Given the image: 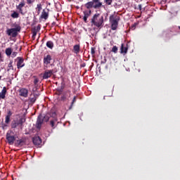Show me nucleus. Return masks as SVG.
<instances>
[{
  "label": "nucleus",
  "instance_id": "obj_36",
  "mask_svg": "<svg viewBox=\"0 0 180 180\" xmlns=\"http://www.w3.org/2000/svg\"><path fill=\"white\" fill-rule=\"evenodd\" d=\"M18 56V52H13L11 53V57L14 58V57H16Z\"/></svg>",
  "mask_w": 180,
  "mask_h": 180
},
{
  "label": "nucleus",
  "instance_id": "obj_3",
  "mask_svg": "<svg viewBox=\"0 0 180 180\" xmlns=\"http://www.w3.org/2000/svg\"><path fill=\"white\" fill-rule=\"evenodd\" d=\"M91 22L96 27H101L103 25V16H101L99 13H96L91 18Z\"/></svg>",
  "mask_w": 180,
  "mask_h": 180
},
{
  "label": "nucleus",
  "instance_id": "obj_1",
  "mask_svg": "<svg viewBox=\"0 0 180 180\" xmlns=\"http://www.w3.org/2000/svg\"><path fill=\"white\" fill-rule=\"evenodd\" d=\"M53 116H56V112H48L46 115H43L40 114L37 119L36 122V127L40 130L41 129V126L44 123V122H49L50 120V117H53Z\"/></svg>",
  "mask_w": 180,
  "mask_h": 180
},
{
  "label": "nucleus",
  "instance_id": "obj_2",
  "mask_svg": "<svg viewBox=\"0 0 180 180\" xmlns=\"http://www.w3.org/2000/svg\"><path fill=\"white\" fill-rule=\"evenodd\" d=\"M102 6V1H101V0H92L84 5L86 9H92V8H94V9H101Z\"/></svg>",
  "mask_w": 180,
  "mask_h": 180
},
{
  "label": "nucleus",
  "instance_id": "obj_4",
  "mask_svg": "<svg viewBox=\"0 0 180 180\" xmlns=\"http://www.w3.org/2000/svg\"><path fill=\"white\" fill-rule=\"evenodd\" d=\"M119 20H120V17L116 15H110V22L111 23V30H116L117 29V26H119Z\"/></svg>",
  "mask_w": 180,
  "mask_h": 180
},
{
  "label": "nucleus",
  "instance_id": "obj_7",
  "mask_svg": "<svg viewBox=\"0 0 180 180\" xmlns=\"http://www.w3.org/2000/svg\"><path fill=\"white\" fill-rule=\"evenodd\" d=\"M26 122V119L21 117L19 119V120L14 121L11 124V128L12 129H16L17 126H23V124Z\"/></svg>",
  "mask_w": 180,
  "mask_h": 180
},
{
  "label": "nucleus",
  "instance_id": "obj_5",
  "mask_svg": "<svg viewBox=\"0 0 180 180\" xmlns=\"http://www.w3.org/2000/svg\"><path fill=\"white\" fill-rule=\"evenodd\" d=\"M20 26H18L15 28H11L7 30L6 33L8 36H11V37H16L18 36V32H20Z\"/></svg>",
  "mask_w": 180,
  "mask_h": 180
},
{
  "label": "nucleus",
  "instance_id": "obj_12",
  "mask_svg": "<svg viewBox=\"0 0 180 180\" xmlns=\"http://www.w3.org/2000/svg\"><path fill=\"white\" fill-rule=\"evenodd\" d=\"M32 143L34 144V146H40L41 144V138H40V136L33 137Z\"/></svg>",
  "mask_w": 180,
  "mask_h": 180
},
{
  "label": "nucleus",
  "instance_id": "obj_31",
  "mask_svg": "<svg viewBox=\"0 0 180 180\" xmlns=\"http://www.w3.org/2000/svg\"><path fill=\"white\" fill-rule=\"evenodd\" d=\"M11 122V117H8L7 115L6 116V120H5V123L6 124H9V123Z\"/></svg>",
  "mask_w": 180,
  "mask_h": 180
},
{
  "label": "nucleus",
  "instance_id": "obj_45",
  "mask_svg": "<svg viewBox=\"0 0 180 180\" xmlns=\"http://www.w3.org/2000/svg\"><path fill=\"white\" fill-rule=\"evenodd\" d=\"M103 99H105V96H104Z\"/></svg>",
  "mask_w": 180,
  "mask_h": 180
},
{
  "label": "nucleus",
  "instance_id": "obj_39",
  "mask_svg": "<svg viewBox=\"0 0 180 180\" xmlns=\"http://www.w3.org/2000/svg\"><path fill=\"white\" fill-rule=\"evenodd\" d=\"M83 20H84V22H85V23H87V22H88V17H84V15Z\"/></svg>",
  "mask_w": 180,
  "mask_h": 180
},
{
  "label": "nucleus",
  "instance_id": "obj_46",
  "mask_svg": "<svg viewBox=\"0 0 180 180\" xmlns=\"http://www.w3.org/2000/svg\"><path fill=\"white\" fill-rule=\"evenodd\" d=\"M0 99H2V98L0 97Z\"/></svg>",
  "mask_w": 180,
  "mask_h": 180
},
{
  "label": "nucleus",
  "instance_id": "obj_41",
  "mask_svg": "<svg viewBox=\"0 0 180 180\" xmlns=\"http://www.w3.org/2000/svg\"><path fill=\"white\" fill-rule=\"evenodd\" d=\"M39 82V79H35L34 80V84L36 85V84H37Z\"/></svg>",
  "mask_w": 180,
  "mask_h": 180
},
{
  "label": "nucleus",
  "instance_id": "obj_27",
  "mask_svg": "<svg viewBox=\"0 0 180 180\" xmlns=\"http://www.w3.org/2000/svg\"><path fill=\"white\" fill-rule=\"evenodd\" d=\"M37 100V96H36L35 95H34L32 98H30L31 103H34V102H36Z\"/></svg>",
  "mask_w": 180,
  "mask_h": 180
},
{
  "label": "nucleus",
  "instance_id": "obj_24",
  "mask_svg": "<svg viewBox=\"0 0 180 180\" xmlns=\"http://www.w3.org/2000/svg\"><path fill=\"white\" fill-rule=\"evenodd\" d=\"M11 18H13V19H18V18H19V13L14 11L11 14Z\"/></svg>",
  "mask_w": 180,
  "mask_h": 180
},
{
  "label": "nucleus",
  "instance_id": "obj_38",
  "mask_svg": "<svg viewBox=\"0 0 180 180\" xmlns=\"http://www.w3.org/2000/svg\"><path fill=\"white\" fill-rule=\"evenodd\" d=\"M63 89H64V87H61L60 89H58V92H59V94H62L63 93Z\"/></svg>",
  "mask_w": 180,
  "mask_h": 180
},
{
  "label": "nucleus",
  "instance_id": "obj_29",
  "mask_svg": "<svg viewBox=\"0 0 180 180\" xmlns=\"http://www.w3.org/2000/svg\"><path fill=\"white\" fill-rule=\"evenodd\" d=\"M32 37L33 38H35L36 37V36H37V32H38V31H36V29H32Z\"/></svg>",
  "mask_w": 180,
  "mask_h": 180
},
{
  "label": "nucleus",
  "instance_id": "obj_30",
  "mask_svg": "<svg viewBox=\"0 0 180 180\" xmlns=\"http://www.w3.org/2000/svg\"><path fill=\"white\" fill-rule=\"evenodd\" d=\"M117 50H118L117 46H114L112 48L111 51H112V53H115V54H116V53H117Z\"/></svg>",
  "mask_w": 180,
  "mask_h": 180
},
{
  "label": "nucleus",
  "instance_id": "obj_40",
  "mask_svg": "<svg viewBox=\"0 0 180 180\" xmlns=\"http://www.w3.org/2000/svg\"><path fill=\"white\" fill-rule=\"evenodd\" d=\"M6 116L11 117V116H12V111H8Z\"/></svg>",
  "mask_w": 180,
  "mask_h": 180
},
{
  "label": "nucleus",
  "instance_id": "obj_25",
  "mask_svg": "<svg viewBox=\"0 0 180 180\" xmlns=\"http://www.w3.org/2000/svg\"><path fill=\"white\" fill-rule=\"evenodd\" d=\"M13 62L11 61L8 65V68H7V71L8 72H9V71H11V70H13V65H12Z\"/></svg>",
  "mask_w": 180,
  "mask_h": 180
},
{
  "label": "nucleus",
  "instance_id": "obj_19",
  "mask_svg": "<svg viewBox=\"0 0 180 180\" xmlns=\"http://www.w3.org/2000/svg\"><path fill=\"white\" fill-rule=\"evenodd\" d=\"M6 95V87H4L1 90V92H0V98L1 99H5V96Z\"/></svg>",
  "mask_w": 180,
  "mask_h": 180
},
{
  "label": "nucleus",
  "instance_id": "obj_8",
  "mask_svg": "<svg viewBox=\"0 0 180 180\" xmlns=\"http://www.w3.org/2000/svg\"><path fill=\"white\" fill-rule=\"evenodd\" d=\"M15 61H17L18 70H20V68H23V67H25V59H23V58L18 57L15 59Z\"/></svg>",
  "mask_w": 180,
  "mask_h": 180
},
{
  "label": "nucleus",
  "instance_id": "obj_13",
  "mask_svg": "<svg viewBox=\"0 0 180 180\" xmlns=\"http://www.w3.org/2000/svg\"><path fill=\"white\" fill-rule=\"evenodd\" d=\"M40 18L41 19H44L45 20H47V19H49V9H44L42 11Z\"/></svg>",
  "mask_w": 180,
  "mask_h": 180
},
{
  "label": "nucleus",
  "instance_id": "obj_26",
  "mask_svg": "<svg viewBox=\"0 0 180 180\" xmlns=\"http://www.w3.org/2000/svg\"><path fill=\"white\" fill-rule=\"evenodd\" d=\"M6 54L8 56H11V54H12V48H7L6 49Z\"/></svg>",
  "mask_w": 180,
  "mask_h": 180
},
{
  "label": "nucleus",
  "instance_id": "obj_22",
  "mask_svg": "<svg viewBox=\"0 0 180 180\" xmlns=\"http://www.w3.org/2000/svg\"><path fill=\"white\" fill-rule=\"evenodd\" d=\"M77 102V96H74L72 103L69 107V110H71L72 109V106H74V103Z\"/></svg>",
  "mask_w": 180,
  "mask_h": 180
},
{
  "label": "nucleus",
  "instance_id": "obj_23",
  "mask_svg": "<svg viewBox=\"0 0 180 180\" xmlns=\"http://www.w3.org/2000/svg\"><path fill=\"white\" fill-rule=\"evenodd\" d=\"M91 13H92V11L91 10L85 11H84V16L86 18H89V16H91Z\"/></svg>",
  "mask_w": 180,
  "mask_h": 180
},
{
  "label": "nucleus",
  "instance_id": "obj_44",
  "mask_svg": "<svg viewBox=\"0 0 180 180\" xmlns=\"http://www.w3.org/2000/svg\"><path fill=\"white\" fill-rule=\"evenodd\" d=\"M178 27H179V30H180V26H179Z\"/></svg>",
  "mask_w": 180,
  "mask_h": 180
},
{
  "label": "nucleus",
  "instance_id": "obj_28",
  "mask_svg": "<svg viewBox=\"0 0 180 180\" xmlns=\"http://www.w3.org/2000/svg\"><path fill=\"white\" fill-rule=\"evenodd\" d=\"M36 9L37 10L38 13H40L42 8H41V4H37Z\"/></svg>",
  "mask_w": 180,
  "mask_h": 180
},
{
  "label": "nucleus",
  "instance_id": "obj_16",
  "mask_svg": "<svg viewBox=\"0 0 180 180\" xmlns=\"http://www.w3.org/2000/svg\"><path fill=\"white\" fill-rule=\"evenodd\" d=\"M128 50H129V48H127V46H124V44H121V47H120V53L121 54H127Z\"/></svg>",
  "mask_w": 180,
  "mask_h": 180
},
{
  "label": "nucleus",
  "instance_id": "obj_10",
  "mask_svg": "<svg viewBox=\"0 0 180 180\" xmlns=\"http://www.w3.org/2000/svg\"><path fill=\"white\" fill-rule=\"evenodd\" d=\"M51 55H47L44 56V64L45 68H47V65L51 63Z\"/></svg>",
  "mask_w": 180,
  "mask_h": 180
},
{
  "label": "nucleus",
  "instance_id": "obj_15",
  "mask_svg": "<svg viewBox=\"0 0 180 180\" xmlns=\"http://www.w3.org/2000/svg\"><path fill=\"white\" fill-rule=\"evenodd\" d=\"M20 96H23L24 98H27V94H29V91L26 89H21L19 91Z\"/></svg>",
  "mask_w": 180,
  "mask_h": 180
},
{
  "label": "nucleus",
  "instance_id": "obj_34",
  "mask_svg": "<svg viewBox=\"0 0 180 180\" xmlns=\"http://www.w3.org/2000/svg\"><path fill=\"white\" fill-rule=\"evenodd\" d=\"M37 32H40V29H41V25H38L37 27H34Z\"/></svg>",
  "mask_w": 180,
  "mask_h": 180
},
{
  "label": "nucleus",
  "instance_id": "obj_43",
  "mask_svg": "<svg viewBox=\"0 0 180 180\" xmlns=\"http://www.w3.org/2000/svg\"><path fill=\"white\" fill-rule=\"evenodd\" d=\"M1 57H2V54L0 53V58H1Z\"/></svg>",
  "mask_w": 180,
  "mask_h": 180
},
{
  "label": "nucleus",
  "instance_id": "obj_11",
  "mask_svg": "<svg viewBox=\"0 0 180 180\" xmlns=\"http://www.w3.org/2000/svg\"><path fill=\"white\" fill-rule=\"evenodd\" d=\"M25 0H22V1H20V4L19 5L16 6V9L19 11L21 15H23L22 8L25 7Z\"/></svg>",
  "mask_w": 180,
  "mask_h": 180
},
{
  "label": "nucleus",
  "instance_id": "obj_21",
  "mask_svg": "<svg viewBox=\"0 0 180 180\" xmlns=\"http://www.w3.org/2000/svg\"><path fill=\"white\" fill-rule=\"evenodd\" d=\"M23 143H25V141L23 139L17 140L15 146L17 147H22V146H23Z\"/></svg>",
  "mask_w": 180,
  "mask_h": 180
},
{
  "label": "nucleus",
  "instance_id": "obj_20",
  "mask_svg": "<svg viewBox=\"0 0 180 180\" xmlns=\"http://www.w3.org/2000/svg\"><path fill=\"white\" fill-rule=\"evenodd\" d=\"M46 47H48V49H50L51 50H53V49L54 48V43L52 41H48L46 42Z\"/></svg>",
  "mask_w": 180,
  "mask_h": 180
},
{
  "label": "nucleus",
  "instance_id": "obj_9",
  "mask_svg": "<svg viewBox=\"0 0 180 180\" xmlns=\"http://www.w3.org/2000/svg\"><path fill=\"white\" fill-rule=\"evenodd\" d=\"M6 139L10 146L13 145V143H15V140H16V137H15V136L11 135L9 132H7L6 135Z\"/></svg>",
  "mask_w": 180,
  "mask_h": 180
},
{
  "label": "nucleus",
  "instance_id": "obj_18",
  "mask_svg": "<svg viewBox=\"0 0 180 180\" xmlns=\"http://www.w3.org/2000/svg\"><path fill=\"white\" fill-rule=\"evenodd\" d=\"M67 94H69V97L71 96V91H67L66 93H65V94L60 97L61 101H63V102H65V101H67V98H68V95Z\"/></svg>",
  "mask_w": 180,
  "mask_h": 180
},
{
  "label": "nucleus",
  "instance_id": "obj_33",
  "mask_svg": "<svg viewBox=\"0 0 180 180\" xmlns=\"http://www.w3.org/2000/svg\"><path fill=\"white\" fill-rule=\"evenodd\" d=\"M26 1H27V5H32V4H34V1L36 0H26Z\"/></svg>",
  "mask_w": 180,
  "mask_h": 180
},
{
  "label": "nucleus",
  "instance_id": "obj_17",
  "mask_svg": "<svg viewBox=\"0 0 180 180\" xmlns=\"http://www.w3.org/2000/svg\"><path fill=\"white\" fill-rule=\"evenodd\" d=\"M81 50V46L79 44H76L73 46V51L75 54H78Z\"/></svg>",
  "mask_w": 180,
  "mask_h": 180
},
{
  "label": "nucleus",
  "instance_id": "obj_35",
  "mask_svg": "<svg viewBox=\"0 0 180 180\" xmlns=\"http://www.w3.org/2000/svg\"><path fill=\"white\" fill-rule=\"evenodd\" d=\"M91 53L92 56L95 55V47H91Z\"/></svg>",
  "mask_w": 180,
  "mask_h": 180
},
{
  "label": "nucleus",
  "instance_id": "obj_32",
  "mask_svg": "<svg viewBox=\"0 0 180 180\" xmlns=\"http://www.w3.org/2000/svg\"><path fill=\"white\" fill-rule=\"evenodd\" d=\"M105 4H106V5H112V2H113V0H104Z\"/></svg>",
  "mask_w": 180,
  "mask_h": 180
},
{
  "label": "nucleus",
  "instance_id": "obj_42",
  "mask_svg": "<svg viewBox=\"0 0 180 180\" xmlns=\"http://www.w3.org/2000/svg\"><path fill=\"white\" fill-rule=\"evenodd\" d=\"M138 9H139V11H141V4H139L138 6Z\"/></svg>",
  "mask_w": 180,
  "mask_h": 180
},
{
  "label": "nucleus",
  "instance_id": "obj_37",
  "mask_svg": "<svg viewBox=\"0 0 180 180\" xmlns=\"http://www.w3.org/2000/svg\"><path fill=\"white\" fill-rule=\"evenodd\" d=\"M136 25H137L136 23H134V25H132L131 26V30H134L136 29Z\"/></svg>",
  "mask_w": 180,
  "mask_h": 180
},
{
  "label": "nucleus",
  "instance_id": "obj_6",
  "mask_svg": "<svg viewBox=\"0 0 180 180\" xmlns=\"http://www.w3.org/2000/svg\"><path fill=\"white\" fill-rule=\"evenodd\" d=\"M44 70L45 71L42 75L43 79H49V78H51L54 74V70H49L46 68H44Z\"/></svg>",
  "mask_w": 180,
  "mask_h": 180
},
{
  "label": "nucleus",
  "instance_id": "obj_14",
  "mask_svg": "<svg viewBox=\"0 0 180 180\" xmlns=\"http://www.w3.org/2000/svg\"><path fill=\"white\" fill-rule=\"evenodd\" d=\"M58 122V119H57V115L56 114V116L53 117V119L50 121V124L52 129H56V123Z\"/></svg>",
  "mask_w": 180,
  "mask_h": 180
}]
</instances>
